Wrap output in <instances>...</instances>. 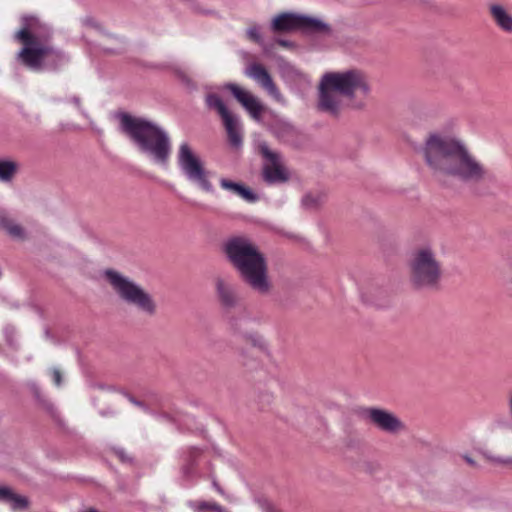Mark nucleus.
I'll list each match as a JSON object with an SVG mask.
<instances>
[{"label": "nucleus", "mask_w": 512, "mask_h": 512, "mask_svg": "<svg viewBox=\"0 0 512 512\" xmlns=\"http://www.w3.org/2000/svg\"><path fill=\"white\" fill-rule=\"evenodd\" d=\"M506 282L512 286V261L510 262L508 271L506 273Z\"/></svg>", "instance_id": "30"}, {"label": "nucleus", "mask_w": 512, "mask_h": 512, "mask_svg": "<svg viewBox=\"0 0 512 512\" xmlns=\"http://www.w3.org/2000/svg\"><path fill=\"white\" fill-rule=\"evenodd\" d=\"M508 409H509V412H510V414L512 416V393L508 397Z\"/></svg>", "instance_id": "32"}, {"label": "nucleus", "mask_w": 512, "mask_h": 512, "mask_svg": "<svg viewBox=\"0 0 512 512\" xmlns=\"http://www.w3.org/2000/svg\"><path fill=\"white\" fill-rule=\"evenodd\" d=\"M225 250L242 279L255 292L261 295L270 292L271 283L266 260L250 239L243 236L232 237L226 242Z\"/></svg>", "instance_id": "5"}, {"label": "nucleus", "mask_w": 512, "mask_h": 512, "mask_svg": "<svg viewBox=\"0 0 512 512\" xmlns=\"http://www.w3.org/2000/svg\"><path fill=\"white\" fill-rule=\"evenodd\" d=\"M264 158L262 177L268 184L284 183L289 179V172L283 162L282 156L271 150L266 143L259 146Z\"/></svg>", "instance_id": "10"}, {"label": "nucleus", "mask_w": 512, "mask_h": 512, "mask_svg": "<svg viewBox=\"0 0 512 512\" xmlns=\"http://www.w3.org/2000/svg\"><path fill=\"white\" fill-rule=\"evenodd\" d=\"M21 21L22 27L14 36L23 44L17 59L33 71L55 66L62 56L49 44V28L33 16H24Z\"/></svg>", "instance_id": "3"}, {"label": "nucleus", "mask_w": 512, "mask_h": 512, "mask_svg": "<svg viewBox=\"0 0 512 512\" xmlns=\"http://www.w3.org/2000/svg\"><path fill=\"white\" fill-rule=\"evenodd\" d=\"M74 103L79 106V99L78 98H74Z\"/></svg>", "instance_id": "34"}, {"label": "nucleus", "mask_w": 512, "mask_h": 512, "mask_svg": "<svg viewBox=\"0 0 512 512\" xmlns=\"http://www.w3.org/2000/svg\"><path fill=\"white\" fill-rule=\"evenodd\" d=\"M365 416L380 431L396 435L406 430L405 423L393 412L381 408H368Z\"/></svg>", "instance_id": "12"}, {"label": "nucleus", "mask_w": 512, "mask_h": 512, "mask_svg": "<svg viewBox=\"0 0 512 512\" xmlns=\"http://www.w3.org/2000/svg\"><path fill=\"white\" fill-rule=\"evenodd\" d=\"M245 75L258 83L278 103L286 104V100L280 93L271 75L260 64L253 63L245 70Z\"/></svg>", "instance_id": "15"}, {"label": "nucleus", "mask_w": 512, "mask_h": 512, "mask_svg": "<svg viewBox=\"0 0 512 512\" xmlns=\"http://www.w3.org/2000/svg\"><path fill=\"white\" fill-rule=\"evenodd\" d=\"M205 102L208 108L216 110L220 115L230 143L234 147H239L242 144V126L239 117L232 114L221 97L215 93H208Z\"/></svg>", "instance_id": "9"}, {"label": "nucleus", "mask_w": 512, "mask_h": 512, "mask_svg": "<svg viewBox=\"0 0 512 512\" xmlns=\"http://www.w3.org/2000/svg\"><path fill=\"white\" fill-rule=\"evenodd\" d=\"M88 512H98V511L95 509H90Z\"/></svg>", "instance_id": "35"}, {"label": "nucleus", "mask_w": 512, "mask_h": 512, "mask_svg": "<svg viewBox=\"0 0 512 512\" xmlns=\"http://www.w3.org/2000/svg\"><path fill=\"white\" fill-rule=\"evenodd\" d=\"M12 509H25L28 506V500L24 496L11 492L7 502Z\"/></svg>", "instance_id": "24"}, {"label": "nucleus", "mask_w": 512, "mask_h": 512, "mask_svg": "<svg viewBox=\"0 0 512 512\" xmlns=\"http://www.w3.org/2000/svg\"><path fill=\"white\" fill-rule=\"evenodd\" d=\"M52 378L56 386L61 385V373L58 369L54 368L52 370Z\"/></svg>", "instance_id": "27"}, {"label": "nucleus", "mask_w": 512, "mask_h": 512, "mask_svg": "<svg viewBox=\"0 0 512 512\" xmlns=\"http://www.w3.org/2000/svg\"><path fill=\"white\" fill-rule=\"evenodd\" d=\"M325 195L320 192L308 193L302 199V205L308 210H316L325 202Z\"/></svg>", "instance_id": "22"}, {"label": "nucleus", "mask_w": 512, "mask_h": 512, "mask_svg": "<svg viewBox=\"0 0 512 512\" xmlns=\"http://www.w3.org/2000/svg\"><path fill=\"white\" fill-rule=\"evenodd\" d=\"M189 506L195 512H228L222 506H220L214 502L194 501V502H190Z\"/></svg>", "instance_id": "23"}, {"label": "nucleus", "mask_w": 512, "mask_h": 512, "mask_svg": "<svg viewBox=\"0 0 512 512\" xmlns=\"http://www.w3.org/2000/svg\"><path fill=\"white\" fill-rule=\"evenodd\" d=\"M463 458L469 465L475 466L476 463L471 457H469L468 455H464Z\"/></svg>", "instance_id": "31"}, {"label": "nucleus", "mask_w": 512, "mask_h": 512, "mask_svg": "<svg viewBox=\"0 0 512 512\" xmlns=\"http://www.w3.org/2000/svg\"><path fill=\"white\" fill-rule=\"evenodd\" d=\"M215 284L221 304L225 307H234L238 301L235 285L228 279L221 277L216 279Z\"/></svg>", "instance_id": "16"}, {"label": "nucleus", "mask_w": 512, "mask_h": 512, "mask_svg": "<svg viewBox=\"0 0 512 512\" xmlns=\"http://www.w3.org/2000/svg\"><path fill=\"white\" fill-rule=\"evenodd\" d=\"M213 487L216 489L217 492H219L220 494H224L222 488L218 485V483L216 481H213Z\"/></svg>", "instance_id": "33"}, {"label": "nucleus", "mask_w": 512, "mask_h": 512, "mask_svg": "<svg viewBox=\"0 0 512 512\" xmlns=\"http://www.w3.org/2000/svg\"><path fill=\"white\" fill-rule=\"evenodd\" d=\"M177 164L186 179L203 191L212 193L213 185L204 162L188 142H182L177 152Z\"/></svg>", "instance_id": "8"}, {"label": "nucleus", "mask_w": 512, "mask_h": 512, "mask_svg": "<svg viewBox=\"0 0 512 512\" xmlns=\"http://www.w3.org/2000/svg\"><path fill=\"white\" fill-rule=\"evenodd\" d=\"M18 171V164L10 159L0 158V182L9 183Z\"/></svg>", "instance_id": "21"}, {"label": "nucleus", "mask_w": 512, "mask_h": 512, "mask_svg": "<svg viewBox=\"0 0 512 512\" xmlns=\"http://www.w3.org/2000/svg\"><path fill=\"white\" fill-rule=\"evenodd\" d=\"M370 93V81L363 70L326 72L319 82L317 107L321 112L338 117L346 107L363 109Z\"/></svg>", "instance_id": "2"}, {"label": "nucleus", "mask_w": 512, "mask_h": 512, "mask_svg": "<svg viewBox=\"0 0 512 512\" xmlns=\"http://www.w3.org/2000/svg\"><path fill=\"white\" fill-rule=\"evenodd\" d=\"M251 319L248 317L247 314H243L242 316L233 318L230 320V327L231 329L239 334L240 336L244 337L248 341H250L253 345H262L264 340L261 335L255 332L248 331L246 328V324Z\"/></svg>", "instance_id": "17"}, {"label": "nucleus", "mask_w": 512, "mask_h": 512, "mask_svg": "<svg viewBox=\"0 0 512 512\" xmlns=\"http://www.w3.org/2000/svg\"><path fill=\"white\" fill-rule=\"evenodd\" d=\"M276 43L285 48H291L293 44L288 40L277 39Z\"/></svg>", "instance_id": "29"}, {"label": "nucleus", "mask_w": 512, "mask_h": 512, "mask_svg": "<svg viewBox=\"0 0 512 512\" xmlns=\"http://www.w3.org/2000/svg\"><path fill=\"white\" fill-rule=\"evenodd\" d=\"M489 460L492 462H495V463H500V464H512V459H510V458L503 459L500 457H489Z\"/></svg>", "instance_id": "28"}, {"label": "nucleus", "mask_w": 512, "mask_h": 512, "mask_svg": "<svg viewBox=\"0 0 512 512\" xmlns=\"http://www.w3.org/2000/svg\"><path fill=\"white\" fill-rule=\"evenodd\" d=\"M120 128L155 164L167 166L171 155V139L167 131L145 118L127 113L119 115Z\"/></svg>", "instance_id": "4"}, {"label": "nucleus", "mask_w": 512, "mask_h": 512, "mask_svg": "<svg viewBox=\"0 0 512 512\" xmlns=\"http://www.w3.org/2000/svg\"><path fill=\"white\" fill-rule=\"evenodd\" d=\"M301 28L325 31L328 29V26L319 19L291 13L280 14L276 16L271 23V29L274 32H289Z\"/></svg>", "instance_id": "11"}, {"label": "nucleus", "mask_w": 512, "mask_h": 512, "mask_svg": "<svg viewBox=\"0 0 512 512\" xmlns=\"http://www.w3.org/2000/svg\"><path fill=\"white\" fill-rule=\"evenodd\" d=\"M222 88L232 93L234 98L242 105L253 120L257 122L262 120L264 106L250 91L235 83H227Z\"/></svg>", "instance_id": "13"}, {"label": "nucleus", "mask_w": 512, "mask_h": 512, "mask_svg": "<svg viewBox=\"0 0 512 512\" xmlns=\"http://www.w3.org/2000/svg\"><path fill=\"white\" fill-rule=\"evenodd\" d=\"M245 75L258 83L278 103L286 104V100L280 93L271 75L260 64L253 63L245 70Z\"/></svg>", "instance_id": "14"}, {"label": "nucleus", "mask_w": 512, "mask_h": 512, "mask_svg": "<svg viewBox=\"0 0 512 512\" xmlns=\"http://www.w3.org/2000/svg\"><path fill=\"white\" fill-rule=\"evenodd\" d=\"M409 281L416 289H430L438 285L442 271L435 250L430 246L416 248L408 262Z\"/></svg>", "instance_id": "7"}, {"label": "nucleus", "mask_w": 512, "mask_h": 512, "mask_svg": "<svg viewBox=\"0 0 512 512\" xmlns=\"http://www.w3.org/2000/svg\"><path fill=\"white\" fill-rule=\"evenodd\" d=\"M248 37L256 43L262 44V37L257 26H252L247 30Z\"/></svg>", "instance_id": "25"}, {"label": "nucleus", "mask_w": 512, "mask_h": 512, "mask_svg": "<svg viewBox=\"0 0 512 512\" xmlns=\"http://www.w3.org/2000/svg\"><path fill=\"white\" fill-rule=\"evenodd\" d=\"M0 229L5 230L14 239H24L25 231L21 225L10 219L5 213H0Z\"/></svg>", "instance_id": "20"}, {"label": "nucleus", "mask_w": 512, "mask_h": 512, "mask_svg": "<svg viewBox=\"0 0 512 512\" xmlns=\"http://www.w3.org/2000/svg\"><path fill=\"white\" fill-rule=\"evenodd\" d=\"M103 276L123 302L147 316L152 317L156 314L157 304L153 296L138 283L112 269L105 270Z\"/></svg>", "instance_id": "6"}, {"label": "nucleus", "mask_w": 512, "mask_h": 512, "mask_svg": "<svg viewBox=\"0 0 512 512\" xmlns=\"http://www.w3.org/2000/svg\"><path fill=\"white\" fill-rule=\"evenodd\" d=\"M490 16L495 25L506 33H512V14L501 4L489 6Z\"/></svg>", "instance_id": "18"}, {"label": "nucleus", "mask_w": 512, "mask_h": 512, "mask_svg": "<svg viewBox=\"0 0 512 512\" xmlns=\"http://www.w3.org/2000/svg\"><path fill=\"white\" fill-rule=\"evenodd\" d=\"M12 490L5 486H0V500L7 502Z\"/></svg>", "instance_id": "26"}, {"label": "nucleus", "mask_w": 512, "mask_h": 512, "mask_svg": "<svg viewBox=\"0 0 512 512\" xmlns=\"http://www.w3.org/2000/svg\"><path fill=\"white\" fill-rule=\"evenodd\" d=\"M418 153L431 175L439 180L456 179L464 183H479L488 170L457 136L439 131L427 133Z\"/></svg>", "instance_id": "1"}, {"label": "nucleus", "mask_w": 512, "mask_h": 512, "mask_svg": "<svg viewBox=\"0 0 512 512\" xmlns=\"http://www.w3.org/2000/svg\"><path fill=\"white\" fill-rule=\"evenodd\" d=\"M220 186L224 190L230 191L248 202H255L257 200V196L250 189L240 183L222 178L220 179Z\"/></svg>", "instance_id": "19"}]
</instances>
